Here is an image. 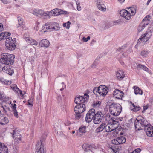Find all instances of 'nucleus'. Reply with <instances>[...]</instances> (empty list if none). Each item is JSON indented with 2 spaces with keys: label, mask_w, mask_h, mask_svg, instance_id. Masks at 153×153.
Returning <instances> with one entry per match:
<instances>
[{
  "label": "nucleus",
  "mask_w": 153,
  "mask_h": 153,
  "mask_svg": "<svg viewBox=\"0 0 153 153\" xmlns=\"http://www.w3.org/2000/svg\"><path fill=\"white\" fill-rule=\"evenodd\" d=\"M148 108V107L146 106H144L143 107V110L142 111L143 113H144L145 111Z\"/></svg>",
  "instance_id": "nucleus-58"
},
{
  "label": "nucleus",
  "mask_w": 153,
  "mask_h": 153,
  "mask_svg": "<svg viewBox=\"0 0 153 153\" xmlns=\"http://www.w3.org/2000/svg\"><path fill=\"white\" fill-rule=\"evenodd\" d=\"M9 122L8 116L1 115L0 118V124L3 125L7 124Z\"/></svg>",
  "instance_id": "nucleus-17"
},
{
  "label": "nucleus",
  "mask_w": 153,
  "mask_h": 153,
  "mask_svg": "<svg viewBox=\"0 0 153 153\" xmlns=\"http://www.w3.org/2000/svg\"><path fill=\"white\" fill-rule=\"evenodd\" d=\"M47 23L48 26V30L50 31H53V27L52 23Z\"/></svg>",
  "instance_id": "nucleus-42"
},
{
  "label": "nucleus",
  "mask_w": 153,
  "mask_h": 153,
  "mask_svg": "<svg viewBox=\"0 0 153 153\" xmlns=\"http://www.w3.org/2000/svg\"><path fill=\"white\" fill-rule=\"evenodd\" d=\"M18 20L19 25V26H18V27H20L23 29H26L25 27L23 24V19L20 17H19L18 18Z\"/></svg>",
  "instance_id": "nucleus-24"
},
{
  "label": "nucleus",
  "mask_w": 153,
  "mask_h": 153,
  "mask_svg": "<svg viewBox=\"0 0 153 153\" xmlns=\"http://www.w3.org/2000/svg\"><path fill=\"white\" fill-rule=\"evenodd\" d=\"M108 90V88L105 86L102 85L98 87H95L93 90V92L97 96L104 97L107 94Z\"/></svg>",
  "instance_id": "nucleus-6"
},
{
  "label": "nucleus",
  "mask_w": 153,
  "mask_h": 153,
  "mask_svg": "<svg viewBox=\"0 0 153 153\" xmlns=\"http://www.w3.org/2000/svg\"><path fill=\"white\" fill-rule=\"evenodd\" d=\"M86 127L85 126H81L77 131V135L81 136L86 132Z\"/></svg>",
  "instance_id": "nucleus-19"
},
{
  "label": "nucleus",
  "mask_w": 153,
  "mask_h": 153,
  "mask_svg": "<svg viewBox=\"0 0 153 153\" xmlns=\"http://www.w3.org/2000/svg\"><path fill=\"white\" fill-rule=\"evenodd\" d=\"M31 13L34 15L43 19H47V17L56 16L62 14H68V13L67 11H64L60 9L57 8L50 11H45L42 9H34Z\"/></svg>",
  "instance_id": "nucleus-1"
},
{
  "label": "nucleus",
  "mask_w": 153,
  "mask_h": 153,
  "mask_svg": "<svg viewBox=\"0 0 153 153\" xmlns=\"http://www.w3.org/2000/svg\"><path fill=\"white\" fill-rule=\"evenodd\" d=\"M48 27L47 25V23H46L42 27L41 31L43 32H45L48 30Z\"/></svg>",
  "instance_id": "nucleus-34"
},
{
  "label": "nucleus",
  "mask_w": 153,
  "mask_h": 153,
  "mask_svg": "<svg viewBox=\"0 0 153 153\" xmlns=\"http://www.w3.org/2000/svg\"><path fill=\"white\" fill-rule=\"evenodd\" d=\"M52 23L53 31H56L59 30V25L58 23L56 22H54Z\"/></svg>",
  "instance_id": "nucleus-30"
},
{
  "label": "nucleus",
  "mask_w": 153,
  "mask_h": 153,
  "mask_svg": "<svg viewBox=\"0 0 153 153\" xmlns=\"http://www.w3.org/2000/svg\"><path fill=\"white\" fill-rule=\"evenodd\" d=\"M11 107L13 110H16V104H11Z\"/></svg>",
  "instance_id": "nucleus-51"
},
{
  "label": "nucleus",
  "mask_w": 153,
  "mask_h": 153,
  "mask_svg": "<svg viewBox=\"0 0 153 153\" xmlns=\"http://www.w3.org/2000/svg\"><path fill=\"white\" fill-rule=\"evenodd\" d=\"M35 153H45L43 142L41 140L36 144Z\"/></svg>",
  "instance_id": "nucleus-13"
},
{
  "label": "nucleus",
  "mask_w": 153,
  "mask_h": 153,
  "mask_svg": "<svg viewBox=\"0 0 153 153\" xmlns=\"http://www.w3.org/2000/svg\"><path fill=\"white\" fill-rule=\"evenodd\" d=\"M76 4L77 5V9L78 11L81 10V7L80 6V3L79 1H76Z\"/></svg>",
  "instance_id": "nucleus-41"
},
{
  "label": "nucleus",
  "mask_w": 153,
  "mask_h": 153,
  "mask_svg": "<svg viewBox=\"0 0 153 153\" xmlns=\"http://www.w3.org/2000/svg\"><path fill=\"white\" fill-rule=\"evenodd\" d=\"M71 24L70 22L68 21L66 23H64L63 24V27H65L67 29H69L70 28V25Z\"/></svg>",
  "instance_id": "nucleus-38"
},
{
  "label": "nucleus",
  "mask_w": 153,
  "mask_h": 153,
  "mask_svg": "<svg viewBox=\"0 0 153 153\" xmlns=\"http://www.w3.org/2000/svg\"><path fill=\"white\" fill-rule=\"evenodd\" d=\"M11 88L13 90L15 91L17 93H18V91H19V89L17 87L16 85H14L11 86Z\"/></svg>",
  "instance_id": "nucleus-40"
},
{
  "label": "nucleus",
  "mask_w": 153,
  "mask_h": 153,
  "mask_svg": "<svg viewBox=\"0 0 153 153\" xmlns=\"http://www.w3.org/2000/svg\"><path fill=\"white\" fill-rule=\"evenodd\" d=\"M109 115H107L105 120L108 123L105 126V131L106 132H110L115 129L117 127L118 122L113 119Z\"/></svg>",
  "instance_id": "nucleus-4"
},
{
  "label": "nucleus",
  "mask_w": 153,
  "mask_h": 153,
  "mask_svg": "<svg viewBox=\"0 0 153 153\" xmlns=\"http://www.w3.org/2000/svg\"><path fill=\"white\" fill-rule=\"evenodd\" d=\"M101 104V102L100 101H97L96 103L94 104V106L96 107H98Z\"/></svg>",
  "instance_id": "nucleus-50"
},
{
  "label": "nucleus",
  "mask_w": 153,
  "mask_h": 153,
  "mask_svg": "<svg viewBox=\"0 0 153 153\" xmlns=\"http://www.w3.org/2000/svg\"><path fill=\"white\" fill-rule=\"evenodd\" d=\"M81 114H79L76 113V114L75 115V117L76 120H79L81 118Z\"/></svg>",
  "instance_id": "nucleus-46"
},
{
  "label": "nucleus",
  "mask_w": 153,
  "mask_h": 153,
  "mask_svg": "<svg viewBox=\"0 0 153 153\" xmlns=\"http://www.w3.org/2000/svg\"><path fill=\"white\" fill-rule=\"evenodd\" d=\"M118 144L124 143L126 142V139L125 137L122 136L117 138Z\"/></svg>",
  "instance_id": "nucleus-31"
},
{
  "label": "nucleus",
  "mask_w": 153,
  "mask_h": 153,
  "mask_svg": "<svg viewBox=\"0 0 153 153\" xmlns=\"http://www.w3.org/2000/svg\"><path fill=\"white\" fill-rule=\"evenodd\" d=\"M13 111L14 115L17 118H18V114L16 110H13Z\"/></svg>",
  "instance_id": "nucleus-52"
},
{
  "label": "nucleus",
  "mask_w": 153,
  "mask_h": 153,
  "mask_svg": "<svg viewBox=\"0 0 153 153\" xmlns=\"http://www.w3.org/2000/svg\"><path fill=\"white\" fill-rule=\"evenodd\" d=\"M8 149L7 146L4 143L1 144L0 147V153H7Z\"/></svg>",
  "instance_id": "nucleus-23"
},
{
  "label": "nucleus",
  "mask_w": 153,
  "mask_h": 153,
  "mask_svg": "<svg viewBox=\"0 0 153 153\" xmlns=\"http://www.w3.org/2000/svg\"><path fill=\"white\" fill-rule=\"evenodd\" d=\"M17 149L16 148H12L10 150V153H17Z\"/></svg>",
  "instance_id": "nucleus-45"
},
{
  "label": "nucleus",
  "mask_w": 153,
  "mask_h": 153,
  "mask_svg": "<svg viewBox=\"0 0 153 153\" xmlns=\"http://www.w3.org/2000/svg\"><path fill=\"white\" fill-rule=\"evenodd\" d=\"M137 68L139 70L142 69L145 71H147L148 68L144 65H143L139 64L137 65Z\"/></svg>",
  "instance_id": "nucleus-33"
},
{
  "label": "nucleus",
  "mask_w": 153,
  "mask_h": 153,
  "mask_svg": "<svg viewBox=\"0 0 153 153\" xmlns=\"http://www.w3.org/2000/svg\"><path fill=\"white\" fill-rule=\"evenodd\" d=\"M62 85V88L60 89V90L61 91H62L63 90V89L66 87V86L64 85V83L62 82L61 84Z\"/></svg>",
  "instance_id": "nucleus-56"
},
{
  "label": "nucleus",
  "mask_w": 153,
  "mask_h": 153,
  "mask_svg": "<svg viewBox=\"0 0 153 153\" xmlns=\"http://www.w3.org/2000/svg\"><path fill=\"white\" fill-rule=\"evenodd\" d=\"M4 30V28H3V24L0 23V32Z\"/></svg>",
  "instance_id": "nucleus-53"
},
{
  "label": "nucleus",
  "mask_w": 153,
  "mask_h": 153,
  "mask_svg": "<svg viewBox=\"0 0 153 153\" xmlns=\"http://www.w3.org/2000/svg\"><path fill=\"white\" fill-rule=\"evenodd\" d=\"M16 42V39L15 38L12 39L10 37L6 38L5 45L7 49L10 50H14L16 47L15 43Z\"/></svg>",
  "instance_id": "nucleus-9"
},
{
  "label": "nucleus",
  "mask_w": 153,
  "mask_h": 153,
  "mask_svg": "<svg viewBox=\"0 0 153 153\" xmlns=\"http://www.w3.org/2000/svg\"><path fill=\"white\" fill-rule=\"evenodd\" d=\"M14 58L15 56L13 54L4 53L1 54L0 62L4 64L12 65L14 62Z\"/></svg>",
  "instance_id": "nucleus-5"
},
{
  "label": "nucleus",
  "mask_w": 153,
  "mask_h": 153,
  "mask_svg": "<svg viewBox=\"0 0 153 153\" xmlns=\"http://www.w3.org/2000/svg\"><path fill=\"white\" fill-rule=\"evenodd\" d=\"M116 75L117 78L118 79H122L124 77V72L122 70H119L116 73Z\"/></svg>",
  "instance_id": "nucleus-26"
},
{
  "label": "nucleus",
  "mask_w": 153,
  "mask_h": 153,
  "mask_svg": "<svg viewBox=\"0 0 153 153\" xmlns=\"http://www.w3.org/2000/svg\"><path fill=\"white\" fill-rule=\"evenodd\" d=\"M118 0L120 3L122 4L124 2L125 0Z\"/></svg>",
  "instance_id": "nucleus-60"
},
{
  "label": "nucleus",
  "mask_w": 153,
  "mask_h": 153,
  "mask_svg": "<svg viewBox=\"0 0 153 153\" xmlns=\"http://www.w3.org/2000/svg\"><path fill=\"white\" fill-rule=\"evenodd\" d=\"M72 134H74V133H75V131H72Z\"/></svg>",
  "instance_id": "nucleus-64"
},
{
  "label": "nucleus",
  "mask_w": 153,
  "mask_h": 153,
  "mask_svg": "<svg viewBox=\"0 0 153 153\" xmlns=\"http://www.w3.org/2000/svg\"><path fill=\"white\" fill-rule=\"evenodd\" d=\"M95 113V110L94 109H92L89 110L87 114L91 118H93V119L94 120Z\"/></svg>",
  "instance_id": "nucleus-27"
},
{
  "label": "nucleus",
  "mask_w": 153,
  "mask_h": 153,
  "mask_svg": "<svg viewBox=\"0 0 153 153\" xmlns=\"http://www.w3.org/2000/svg\"><path fill=\"white\" fill-rule=\"evenodd\" d=\"M137 7L136 6H133L126 9L121 10L120 14L121 16L124 17L126 20H129L131 16H134L136 13Z\"/></svg>",
  "instance_id": "nucleus-3"
},
{
  "label": "nucleus",
  "mask_w": 153,
  "mask_h": 153,
  "mask_svg": "<svg viewBox=\"0 0 153 153\" xmlns=\"http://www.w3.org/2000/svg\"><path fill=\"white\" fill-rule=\"evenodd\" d=\"M2 2L5 4H7L9 3V1L8 0H1Z\"/></svg>",
  "instance_id": "nucleus-54"
},
{
  "label": "nucleus",
  "mask_w": 153,
  "mask_h": 153,
  "mask_svg": "<svg viewBox=\"0 0 153 153\" xmlns=\"http://www.w3.org/2000/svg\"><path fill=\"white\" fill-rule=\"evenodd\" d=\"M2 71L4 72L11 75L14 73L13 69L9 66H5L2 68Z\"/></svg>",
  "instance_id": "nucleus-16"
},
{
  "label": "nucleus",
  "mask_w": 153,
  "mask_h": 153,
  "mask_svg": "<svg viewBox=\"0 0 153 153\" xmlns=\"http://www.w3.org/2000/svg\"><path fill=\"white\" fill-rule=\"evenodd\" d=\"M153 32V23H152L149 27L148 29L146 31V33H151V36L152 35Z\"/></svg>",
  "instance_id": "nucleus-32"
},
{
  "label": "nucleus",
  "mask_w": 153,
  "mask_h": 153,
  "mask_svg": "<svg viewBox=\"0 0 153 153\" xmlns=\"http://www.w3.org/2000/svg\"><path fill=\"white\" fill-rule=\"evenodd\" d=\"M88 96L86 94L84 96H78L76 97L74 102L78 104L74 108V111L76 113H82L85 110V104L88 101Z\"/></svg>",
  "instance_id": "nucleus-2"
},
{
  "label": "nucleus",
  "mask_w": 153,
  "mask_h": 153,
  "mask_svg": "<svg viewBox=\"0 0 153 153\" xmlns=\"http://www.w3.org/2000/svg\"><path fill=\"white\" fill-rule=\"evenodd\" d=\"M151 1V0H148L146 4L147 5H148Z\"/></svg>",
  "instance_id": "nucleus-63"
},
{
  "label": "nucleus",
  "mask_w": 153,
  "mask_h": 153,
  "mask_svg": "<svg viewBox=\"0 0 153 153\" xmlns=\"http://www.w3.org/2000/svg\"><path fill=\"white\" fill-rule=\"evenodd\" d=\"M146 135L149 137H153V127L150 125H147L144 128Z\"/></svg>",
  "instance_id": "nucleus-14"
},
{
  "label": "nucleus",
  "mask_w": 153,
  "mask_h": 153,
  "mask_svg": "<svg viewBox=\"0 0 153 153\" xmlns=\"http://www.w3.org/2000/svg\"><path fill=\"white\" fill-rule=\"evenodd\" d=\"M124 94L123 92L118 89H116L113 92V96L117 99H121Z\"/></svg>",
  "instance_id": "nucleus-15"
},
{
  "label": "nucleus",
  "mask_w": 153,
  "mask_h": 153,
  "mask_svg": "<svg viewBox=\"0 0 153 153\" xmlns=\"http://www.w3.org/2000/svg\"><path fill=\"white\" fill-rule=\"evenodd\" d=\"M82 148L85 151L90 152L91 151V150L89 149V146L86 144H84L82 145Z\"/></svg>",
  "instance_id": "nucleus-35"
},
{
  "label": "nucleus",
  "mask_w": 153,
  "mask_h": 153,
  "mask_svg": "<svg viewBox=\"0 0 153 153\" xmlns=\"http://www.w3.org/2000/svg\"><path fill=\"white\" fill-rule=\"evenodd\" d=\"M124 48V47H123V46H122L121 47H120L119 48V49H117V51H123V49Z\"/></svg>",
  "instance_id": "nucleus-59"
},
{
  "label": "nucleus",
  "mask_w": 153,
  "mask_h": 153,
  "mask_svg": "<svg viewBox=\"0 0 153 153\" xmlns=\"http://www.w3.org/2000/svg\"><path fill=\"white\" fill-rule=\"evenodd\" d=\"M49 41L46 39H43L41 40L39 43V45L41 47H48L49 46Z\"/></svg>",
  "instance_id": "nucleus-20"
},
{
  "label": "nucleus",
  "mask_w": 153,
  "mask_h": 153,
  "mask_svg": "<svg viewBox=\"0 0 153 153\" xmlns=\"http://www.w3.org/2000/svg\"><path fill=\"white\" fill-rule=\"evenodd\" d=\"M151 19L150 16L149 15L146 16L140 23L138 28L139 32L142 31L149 24Z\"/></svg>",
  "instance_id": "nucleus-10"
},
{
  "label": "nucleus",
  "mask_w": 153,
  "mask_h": 153,
  "mask_svg": "<svg viewBox=\"0 0 153 153\" xmlns=\"http://www.w3.org/2000/svg\"><path fill=\"white\" fill-rule=\"evenodd\" d=\"M149 53L148 51H143L141 52V55L143 57H146L148 55Z\"/></svg>",
  "instance_id": "nucleus-36"
},
{
  "label": "nucleus",
  "mask_w": 153,
  "mask_h": 153,
  "mask_svg": "<svg viewBox=\"0 0 153 153\" xmlns=\"http://www.w3.org/2000/svg\"><path fill=\"white\" fill-rule=\"evenodd\" d=\"M104 117L103 114L101 112H97L95 114L94 118V123L95 124H98L101 121Z\"/></svg>",
  "instance_id": "nucleus-12"
},
{
  "label": "nucleus",
  "mask_w": 153,
  "mask_h": 153,
  "mask_svg": "<svg viewBox=\"0 0 153 153\" xmlns=\"http://www.w3.org/2000/svg\"><path fill=\"white\" fill-rule=\"evenodd\" d=\"M92 119H93V118H91L87 114L85 119L86 121L87 122L89 123L92 121Z\"/></svg>",
  "instance_id": "nucleus-37"
},
{
  "label": "nucleus",
  "mask_w": 153,
  "mask_h": 153,
  "mask_svg": "<svg viewBox=\"0 0 153 153\" xmlns=\"http://www.w3.org/2000/svg\"><path fill=\"white\" fill-rule=\"evenodd\" d=\"M105 123H102L101 125L96 130V132L98 133L102 131L104 129H105Z\"/></svg>",
  "instance_id": "nucleus-28"
},
{
  "label": "nucleus",
  "mask_w": 153,
  "mask_h": 153,
  "mask_svg": "<svg viewBox=\"0 0 153 153\" xmlns=\"http://www.w3.org/2000/svg\"><path fill=\"white\" fill-rule=\"evenodd\" d=\"M132 105L133 107L132 109L134 111H137L140 108L139 106H135L134 105V104H132Z\"/></svg>",
  "instance_id": "nucleus-39"
},
{
  "label": "nucleus",
  "mask_w": 153,
  "mask_h": 153,
  "mask_svg": "<svg viewBox=\"0 0 153 153\" xmlns=\"http://www.w3.org/2000/svg\"><path fill=\"white\" fill-rule=\"evenodd\" d=\"M70 124V122L68 121L65 122V123H64V125L66 126H68Z\"/></svg>",
  "instance_id": "nucleus-55"
},
{
  "label": "nucleus",
  "mask_w": 153,
  "mask_h": 153,
  "mask_svg": "<svg viewBox=\"0 0 153 153\" xmlns=\"http://www.w3.org/2000/svg\"><path fill=\"white\" fill-rule=\"evenodd\" d=\"M90 39V37L89 36H88L87 38L83 37L82 38V40L85 42H87L88 40H89Z\"/></svg>",
  "instance_id": "nucleus-49"
},
{
  "label": "nucleus",
  "mask_w": 153,
  "mask_h": 153,
  "mask_svg": "<svg viewBox=\"0 0 153 153\" xmlns=\"http://www.w3.org/2000/svg\"><path fill=\"white\" fill-rule=\"evenodd\" d=\"M18 94H19L22 97H23V94L22 93V91L21 90H20L19 89V91H18V93H17Z\"/></svg>",
  "instance_id": "nucleus-57"
},
{
  "label": "nucleus",
  "mask_w": 153,
  "mask_h": 153,
  "mask_svg": "<svg viewBox=\"0 0 153 153\" xmlns=\"http://www.w3.org/2000/svg\"><path fill=\"white\" fill-rule=\"evenodd\" d=\"M14 141L17 143H19L21 142V137L17 138L16 137L14 139Z\"/></svg>",
  "instance_id": "nucleus-47"
},
{
  "label": "nucleus",
  "mask_w": 153,
  "mask_h": 153,
  "mask_svg": "<svg viewBox=\"0 0 153 153\" xmlns=\"http://www.w3.org/2000/svg\"><path fill=\"white\" fill-rule=\"evenodd\" d=\"M1 95V97H0V98H3L4 97V94H0Z\"/></svg>",
  "instance_id": "nucleus-61"
},
{
  "label": "nucleus",
  "mask_w": 153,
  "mask_h": 153,
  "mask_svg": "<svg viewBox=\"0 0 153 153\" xmlns=\"http://www.w3.org/2000/svg\"><path fill=\"white\" fill-rule=\"evenodd\" d=\"M122 107L119 104L114 103L110 105L109 111L110 113L114 116L119 115L122 111Z\"/></svg>",
  "instance_id": "nucleus-7"
},
{
  "label": "nucleus",
  "mask_w": 153,
  "mask_h": 153,
  "mask_svg": "<svg viewBox=\"0 0 153 153\" xmlns=\"http://www.w3.org/2000/svg\"><path fill=\"white\" fill-rule=\"evenodd\" d=\"M117 138L116 139H114L112 140L111 143L112 144L115 145H118V144Z\"/></svg>",
  "instance_id": "nucleus-44"
},
{
  "label": "nucleus",
  "mask_w": 153,
  "mask_h": 153,
  "mask_svg": "<svg viewBox=\"0 0 153 153\" xmlns=\"http://www.w3.org/2000/svg\"><path fill=\"white\" fill-rule=\"evenodd\" d=\"M25 39L27 42L31 45H34L36 46L38 44V42L36 41L32 38L26 37L25 38Z\"/></svg>",
  "instance_id": "nucleus-21"
},
{
  "label": "nucleus",
  "mask_w": 153,
  "mask_h": 153,
  "mask_svg": "<svg viewBox=\"0 0 153 153\" xmlns=\"http://www.w3.org/2000/svg\"><path fill=\"white\" fill-rule=\"evenodd\" d=\"M10 35V33L8 32H3L0 33V41L4 38L6 39V38L9 37L8 36Z\"/></svg>",
  "instance_id": "nucleus-22"
},
{
  "label": "nucleus",
  "mask_w": 153,
  "mask_h": 153,
  "mask_svg": "<svg viewBox=\"0 0 153 153\" xmlns=\"http://www.w3.org/2000/svg\"><path fill=\"white\" fill-rule=\"evenodd\" d=\"M113 153H120V150L117 148L112 149Z\"/></svg>",
  "instance_id": "nucleus-43"
},
{
  "label": "nucleus",
  "mask_w": 153,
  "mask_h": 153,
  "mask_svg": "<svg viewBox=\"0 0 153 153\" xmlns=\"http://www.w3.org/2000/svg\"><path fill=\"white\" fill-rule=\"evenodd\" d=\"M133 88L134 89V93L136 95L142 94L143 91L139 88L136 86H134Z\"/></svg>",
  "instance_id": "nucleus-25"
},
{
  "label": "nucleus",
  "mask_w": 153,
  "mask_h": 153,
  "mask_svg": "<svg viewBox=\"0 0 153 153\" xmlns=\"http://www.w3.org/2000/svg\"><path fill=\"white\" fill-rule=\"evenodd\" d=\"M20 130L18 129L17 128H16L13 130L12 131V132L11 133L12 134V136L13 138H14L15 136H18L19 134Z\"/></svg>",
  "instance_id": "nucleus-29"
},
{
  "label": "nucleus",
  "mask_w": 153,
  "mask_h": 153,
  "mask_svg": "<svg viewBox=\"0 0 153 153\" xmlns=\"http://www.w3.org/2000/svg\"><path fill=\"white\" fill-rule=\"evenodd\" d=\"M151 36V33H148L146 32L144 34L142 35L138 39V43H144L149 39Z\"/></svg>",
  "instance_id": "nucleus-11"
},
{
  "label": "nucleus",
  "mask_w": 153,
  "mask_h": 153,
  "mask_svg": "<svg viewBox=\"0 0 153 153\" xmlns=\"http://www.w3.org/2000/svg\"><path fill=\"white\" fill-rule=\"evenodd\" d=\"M97 6L98 9L102 11L105 12L106 11V6L102 3L101 1H97Z\"/></svg>",
  "instance_id": "nucleus-18"
},
{
  "label": "nucleus",
  "mask_w": 153,
  "mask_h": 153,
  "mask_svg": "<svg viewBox=\"0 0 153 153\" xmlns=\"http://www.w3.org/2000/svg\"><path fill=\"white\" fill-rule=\"evenodd\" d=\"M120 63L122 65H123L124 64V62L121 60H119Z\"/></svg>",
  "instance_id": "nucleus-62"
},
{
  "label": "nucleus",
  "mask_w": 153,
  "mask_h": 153,
  "mask_svg": "<svg viewBox=\"0 0 153 153\" xmlns=\"http://www.w3.org/2000/svg\"><path fill=\"white\" fill-rule=\"evenodd\" d=\"M141 151V150L140 148H137L133 151L131 153H140Z\"/></svg>",
  "instance_id": "nucleus-48"
},
{
  "label": "nucleus",
  "mask_w": 153,
  "mask_h": 153,
  "mask_svg": "<svg viewBox=\"0 0 153 153\" xmlns=\"http://www.w3.org/2000/svg\"><path fill=\"white\" fill-rule=\"evenodd\" d=\"M148 123L144 118L141 116H139L135 121V128L136 130L142 129V128L145 127Z\"/></svg>",
  "instance_id": "nucleus-8"
}]
</instances>
